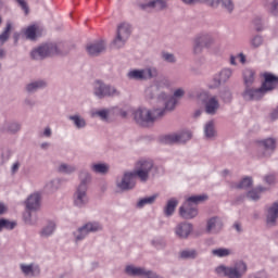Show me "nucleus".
<instances>
[{
    "mask_svg": "<svg viewBox=\"0 0 278 278\" xmlns=\"http://www.w3.org/2000/svg\"><path fill=\"white\" fill-rule=\"evenodd\" d=\"M173 88L170 78L164 76L157 78L153 85L147 87L143 91L146 101H155L163 105V110L166 112H173L177 108V101L186 97V89L184 87L176 88L173 96L168 93V90Z\"/></svg>",
    "mask_w": 278,
    "mask_h": 278,
    "instance_id": "1",
    "label": "nucleus"
},
{
    "mask_svg": "<svg viewBox=\"0 0 278 278\" xmlns=\"http://www.w3.org/2000/svg\"><path fill=\"white\" fill-rule=\"evenodd\" d=\"M131 116L139 127H151L156 121L166 116V111L164 108L149 109L147 106H139L132 111Z\"/></svg>",
    "mask_w": 278,
    "mask_h": 278,
    "instance_id": "2",
    "label": "nucleus"
},
{
    "mask_svg": "<svg viewBox=\"0 0 278 278\" xmlns=\"http://www.w3.org/2000/svg\"><path fill=\"white\" fill-rule=\"evenodd\" d=\"M249 270L247 262L240 260L236 261L232 265L219 264L215 267L214 273L217 277L224 278H244Z\"/></svg>",
    "mask_w": 278,
    "mask_h": 278,
    "instance_id": "3",
    "label": "nucleus"
},
{
    "mask_svg": "<svg viewBox=\"0 0 278 278\" xmlns=\"http://www.w3.org/2000/svg\"><path fill=\"white\" fill-rule=\"evenodd\" d=\"M103 231V224L97 220H89L78 227L72 232L74 242L79 243L83 240H86L90 233H99Z\"/></svg>",
    "mask_w": 278,
    "mask_h": 278,
    "instance_id": "4",
    "label": "nucleus"
},
{
    "mask_svg": "<svg viewBox=\"0 0 278 278\" xmlns=\"http://www.w3.org/2000/svg\"><path fill=\"white\" fill-rule=\"evenodd\" d=\"M198 101H201L204 105V112L207 116H216L220 111V101L218 97L210 94L205 90H200L197 92Z\"/></svg>",
    "mask_w": 278,
    "mask_h": 278,
    "instance_id": "5",
    "label": "nucleus"
},
{
    "mask_svg": "<svg viewBox=\"0 0 278 278\" xmlns=\"http://www.w3.org/2000/svg\"><path fill=\"white\" fill-rule=\"evenodd\" d=\"M92 94L96 99H105L108 97H121V91L112 85L105 84L101 79L92 83Z\"/></svg>",
    "mask_w": 278,
    "mask_h": 278,
    "instance_id": "6",
    "label": "nucleus"
},
{
    "mask_svg": "<svg viewBox=\"0 0 278 278\" xmlns=\"http://www.w3.org/2000/svg\"><path fill=\"white\" fill-rule=\"evenodd\" d=\"M62 53V47L58 43H43L31 50L30 56L33 60H45V58H51V55H58Z\"/></svg>",
    "mask_w": 278,
    "mask_h": 278,
    "instance_id": "7",
    "label": "nucleus"
},
{
    "mask_svg": "<svg viewBox=\"0 0 278 278\" xmlns=\"http://www.w3.org/2000/svg\"><path fill=\"white\" fill-rule=\"evenodd\" d=\"M214 42H216V39L207 33L197 35L192 40L193 55H201L204 49H212Z\"/></svg>",
    "mask_w": 278,
    "mask_h": 278,
    "instance_id": "8",
    "label": "nucleus"
},
{
    "mask_svg": "<svg viewBox=\"0 0 278 278\" xmlns=\"http://www.w3.org/2000/svg\"><path fill=\"white\" fill-rule=\"evenodd\" d=\"M131 36V24L123 22L117 26L114 39L112 40L113 49H123Z\"/></svg>",
    "mask_w": 278,
    "mask_h": 278,
    "instance_id": "9",
    "label": "nucleus"
},
{
    "mask_svg": "<svg viewBox=\"0 0 278 278\" xmlns=\"http://www.w3.org/2000/svg\"><path fill=\"white\" fill-rule=\"evenodd\" d=\"M256 149H258L257 157H270L277 149V139L275 137H268L265 139H256L254 141Z\"/></svg>",
    "mask_w": 278,
    "mask_h": 278,
    "instance_id": "10",
    "label": "nucleus"
},
{
    "mask_svg": "<svg viewBox=\"0 0 278 278\" xmlns=\"http://www.w3.org/2000/svg\"><path fill=\"white\" fill-rule=\"evenodd\" d=\"M136 188V174L132 170H126L115 180V189L117 192H129Z\"/></svg>",
    "mask_w": 278,
    "mask_h": 278,
    "instance_id": "11",
    "label": "nucleus"
},
{
    "mask_svg": "<svg viewBox=\"0 0 278 278\" xmlns=\"http://www.w3.org/2000/svg\"><path fill=\"white\" fill-rule=\"evenodd\" d=\"M161 140L164 144H186L192 140V132L190 129H181L163 136Z\"/></svg>",
    "mask_w": 278,
    "mask_h": 278,
    "instance_id": "12",
    "label": "nucleus"
},
{
    "mask_svg": "<svg viewBox=\"0 0 278 278\" xmlns=\"http://www.w3.org/2000/svg\"><path fill=\"white\" fill-rule=\"evenodd\" d=\"M157 75V67L150 66L141 70H130L126 77L135 81H148V79H155Z\"/></svg>",
    "mask_w": 278,
    "mask_h": 278,
    "instance_id": "13",
    "label": "nucleus"
},
{
    "mask_svg": "<svg viewBox=\"0 0 278 278\" xmlns=\"http://www.w3.org/2000/svg\"><path fill=\"white\" fill-rule=\"evenodd\" d=\"M151 170H153V161L141 159L136 162L132 173L135 174V177H138L142 182H147L149 181Z\"/></svg>",
    "mask_w": 278,
    "mask_h": 278,
    "instance_id": "14",
    "label": "nucleus"
},
{
    "mask_svg": "<svg viewBox=\"0 0 278 278\" xmlns=\"http://www.w3.org/2000/svg\"><path fill=\"white\" fill-rule=\"evenodd\" d=\"M72 203L76 210H85L90 203V197H88V189H79L75 187Z\"/></svg>",
    "mask_w": 278,
    "mask_h": 278,
    "instance_id": "15",
    "label": "nucleus"
},
{
    "mask_svg": "<svg viewBox=\"0 0 278 278\" xmlns=\"http://www.w3.org/2000/svg\"><path fill=\"white\" fill-rule=\"evenodd\" d=\"M194 231V226L188 222H180L174 227V235L178 240H188Z\"/></svg>",
    "mask_w": 278,
    "mask_h": 278,
    "instance_id": "16",
    "label": "nucleus"
},
{
    "mask_svg": "<svg viewBox=\"0 0 278 278\" xmlns=\"http://www.w3.org/2000/svg\"><path fill=\"white\" fill-rule=\"evenodd\" d=\"M178 214L180 218H184L185 220H192V218H197L199 216V208H197V205L191 204V202L186 200L179 207Z\"/></svg>",
    "mask_w": 278,
    "mask_h": 278,
    "instance_id": "17",
    "label": "nucleus"
},
{
    "mask_svg": "<svg viewBox=\"0 0 278 278\" xmlns=\"http://www.w3.org/2000/svg\"><path fill=\"white\" fill-rule=\"evenodd\" d=\"M278 220V200L269 204L265 208V225L266 227H277Z\"/></svg>",
    "mask_w": 278,
    "mask_h": 278,
    "instance_id": "18",
    "label": "nucleus"
},
{
    "mask_svg": "<svg viewBox=\"0 0 278 278\" xmlns=\"http://www.w3.org/2000/svg\"><path fill=\"white\" fill-rule=\"evenodd\" d=\"M225 224L223 223V217L211 216L206 219L205 231L212 236H216L219 231H223Z\"/></svg>",
    "mask_w": 278,
    "mask_h": 278,
    "instance_id": "19",
    "label": "nucleus"
},
{
    "mask_svg": "<svg viewBox=\"0 0 278 278\" xmlns=\"http://www.w3.org/2000/svg\"><path fill=\"white\" fill-rule=\"evenodd\" d=\"M116 114H118V106L98 109L90 112L91 118H100V121H103L104 123H108L110 117Z\"/></svg>",
    "mask_w": 278,
    "mask_h": 278,
    "instance_id": "20",
    "label": "nucleus"
},
{
    "mask_svg": "<svg viewBox=\"0 0 278 278\" xmlns=\"http://www.w3.org/2000/svg\"><path fill=\"white\" fill-rule=\"evenodd\" d=\"M20 273H22L23 277L26 278H36L40 277V265L37 263H21L20 264Z\"/></svg>",
    "mask_w": 278,
    "mask_h": 278,
    "instance_id": "21",
    "label": "nucleus"
},
{
    "mask_svg": "<svg viewBox=\"0 0 278 278\" xmlns=\"http://www.w3.org/2000/svg\"><path fill=\"white\" fill-rule=\"evenodd\" d=\"M266 96V91L262 88L247 87L242 93L245 101H262Z\"/></svg>",
    "mask_w": 278,
    "mask_h": 278,
    "instance_id": "22",
    "label": "nucleus"
},
{
    "mask_svg": "<svg viewBox=\"0 0 278 278\" xmlns=\"http://www.w3.org/2000/svg\"><path fill=\"white\" fill-rule=\"evenodd\" d=\"M263 83L261 88H263V91L266 92H273V90H276L278 88V76L273 73H264L263 74Z\"/></svg>",
    "mask_w": 278,
    "mask_h": 278,
    "instance_id": "23",
    "label": "nucleus"
},
{
    "mask_svg": "<svg viewBox=\"0 0 278 278\" xmlns=\"http://www.w3.org/2000/svg\"><path fill=\"white\" fill-rule=\"evenodd\" d=\"M233 75V70L229 68V67H225L223 68L219 73H218V77L213 79V83H211L208 85V88L211 90H214V88H218V86H220L222 84H227V81H229V79H231V76Z\"/></svg>",
    "mask_w": 278,
    "mask_h": 278,
    "instance_id": "24",
    "label": "nucleus"
},
{
    "mask_svg": "<svg viewBox=\"0 0 278 278\" xmlns=\"http://www.w3.org/2000/svg\"><path fill=\"white\" fill-rule=\"evenodd\" d=\"M138 5L141 10H166L168 8L166 0H138Z\"/></svg>",
    "mask_w": 278,
    "mask_h": 278,
    "instance_id": "25",
    "label": "nucleus"
},
{
    "mask_svg": "<svg viewBox=\"0 0 278 278\" xmlns=\"http://www.w3.org/2000/svg\"><path fill=\"white\" fill-rule=\"evenodd\" d=\"M105 47H106L105 40L100 39L97 41L89 42L86 46V51L88 55L97 56L103 53V51H105Z\"/></svg>",
    "mask_w": 278,
    "mask_h": 278,
    "instance_id": "26",
    "label": "nucleus"
},
{
    "mask_svg": "<svg viewBox=\"0 0 278 278\" xmlns=\"http://www.w3.org/2000/svg\"><path fill=\"white\" fill-rule=\"evenodd\" d=\"M78 181L79 182L76 188L88 190V188H90V184H92V174L86 169H81L78 173Z\"/></svg>",
    "mask_w": 278,
    "mask_h": 278,
    "instance_id": "27",
    "label": "nucleus"
},
{
    "mask_svg": "<svg viewBox=\"0 0 278 278\" xmlns=\"http://www.w3.org/2000/svg\"><path fill=\"white\" fill-rule=\"evenodd\" d=\"M67 118L72 123L74 129H77L78 131H81V129H86V127H88V121H86V117L77 112L70 115Z\"/></svg>",
    "mask_w": 278,
    "mask_h": 278,
    "instance_id": "28",
    "label": "nucleus"
},
{
    "mask_svg": "<svg viewBox=\"0 0 278 278\" xmlns=\"http://www.w3.org/2000/svg\"><path fill=\"white\" fill-rule=\"evenodd\" d=\"M203 134L205 140H216V138H218V131H216V123H214V121L206 122L203 126Z\"/></svg>",
    "mask_w": 278,
    "mask_h": 278,
    "instance_id": "29",
    "label": "nucleus"
},
{
    "mask_svg": "<svg viewBox=\"0 0 278 278\" xmlns=\"http://www.w3.org/2000/svg\"><path fill=\"white\" fill-rule=\"evenodd\" d=\"M147 268L142 266H136L134 264H126L124 266V275L127 277H142L146 273Z\"/></svg>",
    "mask_w": 278,
    "mask_h": 278,
    "instance_id": "30",
    "label": "nucleus"
},
{
    "mask_svg": "<svg viewBox=\"0 0 278 278\" xmlns=\"http://www.w3.org/2000/svg\"><path fill=\"white\" fill-rule=\"evenodd\" d=\"M58 229V224L55 222L50 220L40 230H39V237L43 240H47L55 233V230Z\"/></svg>",
    "mask_w": 278,
    "mask_h": 278,
    "instance_id": "31",
    "label": "nucleus"
},
{
    "mask_svg": "<svg viewBox=\"0 0 278 278\" xmlns=\"http://www.w3.org/2000/svg\"><path fill=\"white\" fill-rule=\"evenodd\" d=\"M40 193L30 194L26 200V210L29 212H37V210H40Z\"/></svg>",
    "mask_w": 278,
    "mask_h": 278,
    "instance_id": "32",
    "label": "nucleus"
},
{
    "mask_svg": "<svg viewBox=\"0 0 278 278\" xmlns=\"http://www.w3.org/2000/svg\"><path fill=\"white\" fill-rule=\"evenodd\" d=\"M159 198L160 193H153L152 195L140 198L136 203V207L137 210H142L143 207H147V205H153Z\"/></svg>",
    "mask_w": 278,
    "mask_h": 278,
    "instance_id": "33",
    "label": "nucleus"
},
{
    "mask_svg": "<svg viewBox=\"0 0 278 278\" xmlns=\"http://www.w3.org/2000/svg\"><path fill=\"white\" fill-rule=\"evenodd\" d=\"M24 35L27 40H36V38H40V36H42V27L39 25H30L24 30Z\"/></svg>",
    "mask_w": 278,
    "mask_h": 278,
    "instance_id": "34",
    "label": "nucleus"
},
{
    "mask_svg": "<svg viewBox=\"0 0 278 278\" xmlns=\"http://www.w3.org/2000/svg\"><path fill=\"white\" fill-rule=\"evenodd\" d=\"M179 205V200L176 198H170L165 203V206L163 208V214L166 216V218H170L175 214V210H177V206Z\"/></svg>",
    "mask_w": 278,
    "mask_h": 278,
    "instance_id": "35",
    "label": "nucleus"
},
{
    "mask_svg": "<svg viewBox=\"0 0 278 278\" xmlns=\"http://www.w3.org/2000/svg\"><path fill=\"white\" fill-rule=\"evenodd\" d=\"M48 84L46 80L38 79L30 81L26 85V92L29 94H34V92H38V90H45L47 88Z\"/></svg>",
    "mask_w": 278,
    "mask_h": 278,
    "instance_id": "36",
    "label": "nucleus"
},
{
    "mask_svg": "<svg viewBox=\"0 0 278 278\" xmlns=\"http://www.w3.org/2000/svg\"><path fill=\"white\" fill-rule=\"evenodd\" d=\"M90 170L96 175H108L110 173V164L96 162L90 165Z\"/></svg>",
    "mask_w": 278,
    "mask_h": 278,
    "instance_id": "37",
    "label": "nucleus"
},
{
    "mask_svg": "<svg viewBox=\"0 0 278 278\" xmlns=\"http://www.w3.org/2000/svg\"><path fill=\"white\" fill-rule=\"evenodd\" d=\"M253 186V178L252 177H244L239 182H231L230 187L235 190H247V188H251Z\"/></svg>",
    "mask_w": 278,
    "mask_h": 278,
    "instance_id": "38",
    "label": "nucleus"
},
{
    "mask_svg": "<svg viewBox=\"0 0 278 278\" xmlns=\"http://www.w3.org/2000/svg\"><path fill=\"white\" fill-rule=\"evenodd\" d=\"M2 129L9 134H18L21 131V123L14 121H7L2 124Z\"/></svg>",
    "mask_w": 278,
    "mask_h": 278,
    "instance_id": "39",
    "label": "nucleus"
},
{
    "mask_svg": "<svg viewBox=\"0 0 278 278\" xmlns=\"http://www.w3.org/2000/svg\"><path fill=\"white\" fill-rule=\"evenodd\" d=\"M213 257H230V255H233V250L230 248H216L211 251Z\"/></svg>",
    "mask_w": 278,
    "mask_h": 278,
    "instance_id": "40",
    "label": "nucleus"
},
{
    "mask_svg": "<svg viewBox=\"0 0 278 278\" xmlns=\"http://www.w3.org/2000/svg\"><path fill=\"white\" fill-rule=\"evenodd\" d=\"M58 173L62 175H73L77 173V167L67 163H60L56 168Z\"/></svg>",
    "mask_w": 278,
    "mask_h": 278,
    "instance_id": "41",
    "label": "nucleus"
},
{
    "mask_svg": "<svg viewBox=\"0 0 278 278\" xmlns=\"http://www.w3.org/2000/svg\"><path fill=\"white\" fill-rule=\"evenodd\" d=\"M25 225H29L30 227H36L38 225V214L31 213V211H28L24 213L23 216Z\"/></svg>",
    "mask_w": 278,
    "mask_h": 278,
    "instance_id": "42",
    "label": "nucleus"
},
{
    "mask_svg": "<svg viewBox=\"0 0 278 278\" xmlns=\"http://www.w3.org/2000/svg\"><path fill=\"white\" fill-rule=\"evenodd\" d=\"M17 223L8 218H0V233L2 231H12L16 229Z\"/></svg>",
    "mask_w": 278,
    "mask_h": 278,
    "instance_id": "43",
    "label": "nucleus"
},
{
    "mask_svg": "<svg viewBox=\"0 0 278 278\" xmlns=\"http://www.w3.org/2000/svg\"><path fill=\"white\" fill-rule=\"evenodd\" d=\"M243 81L247 88H249V86H253V84H255V71L245 68L243 71Z\"/></svg>",
    "mask_w": 278,
    "mask_h": 278,
    "instance_id": "44",
    "label": "nucleus"
},
{
    "mask_svg": "<svg viewBox=\"0 0 278 278\" xmlns=\"http://www.w3.org/2000/svg\"><path fill=\"white\" fill-rule=\"evenodd\" d=\"M199 252L195 249H186L180 251L181 260H197Z\"/></svg>",
    "mask_w": 278,
    "mask_h": 278,
    "instance_id": "45",
    "label": "nucleus"
},
{
    "mask_svg": "<svg viewBox=\"0 0 278 278\" xmlns=\"http://www.w3.org/2000/svg\"><path fill=\"white\" fill-rule=\"evenodd\" d=\"M210 197L207 194L191 195L187 199L192 205H199V203H205Z\"/></svg>",
    "mask_w": 278,
    "mask_h": 278,
    "instance_id": "46",
    "label": "nucleus"
},
{
    "mask_svg": "<svg viewBox=\"0 0 278 278\" xmlns=\"http://www.w3.org/2000/svg\"><path fill=\"white\" fill-rule=\"evenodd\" d=\"M11 31L12 23L8 22L4 30L0 34V45H5V42H8Z\"/></svg>",
    "mask_w": 278,
    "mask_h": 278,
    "instance_id": "47",
    "label": "nucleus"
},
{
    "mask_svg": "<svg viewBox=\"0 0 278 278\" xmlns=\"http://www.w3.org/2000/svg\"><path fill=\"white\" fill-rule=\"evenodd\" d=\"M60 186H62V180L60 178H53L47 182L46 188L50 192H55V190H60Z\"/></svg>",
    "mask_w": 278,
    "mask_h": 278,
    "instance_id": "48",
    "label": "nucleus"
},
{
    "mask_svg": "<svg viewBox=\"0 0 278 278\" xmlns=\"http://www.w3.org/2000/svg\"><path fill=\"white\" fill-rule=\"evenodd\" d=\"M264 45V37L256 35L250 39V46L252 49H260Z\"/></svg>",
    "mask_w": 278,
    "mask_h": 278,
    "instance_id": "49",
    "label": "nucleus"
},
{
    "mask_svg": "<svg viewBox=\"0 0 278 278\" xmlns=\"http://www.w3.org/2000/svg\"><path fill=\"white\" fill-rule=\"evenodd\" d=\"M263 181L265 184V186H267V188H273V186H275L277 184V177H275V175L273 174H266L263 177Z\"/></svg>",
    "mask_w": 278,
    "mask_h": 278,
    "instance_id": "50",
    "label": "nucleus"
},
{
    "mask_svg": "<svg viewBox=\"0 0 278 278\" xmlns=\"http://www.w3.org/2000/svg\"><path fill=\"white\" fill-rule=\"evenodd\" d=\"M161 58L168 64H175L177 62V58L170 52H162Z\"/></svg>",
    "mask_w": 278,
    "mask_h": 278,
    "instance_id": "51",
    "label": "nucleus"
},
{
    "mask_svg": "<svg viewBox=\"0 0 278 278\" xmlns=\"http://www.w3.org/2000/svg\"><path fill=\"white\" fill-rule=\"evenodd\" d=\"M219 3H222V8H224V10H226V12H233V0H219Z\"/></svg>",
    "mask_w": 278,
    "mask_h": 278,
    "instance_id": "52",
    "label": "nucleus"
},
{
    "mask_svg": "<svg viewBox=\"0 0 278 278\" xmlns=\"http://www.w3.org/2000/svg\"><path fill=\"white\" fill-rule=\"evenodd\" d=\"M248 199H250V201H260V199H262V195L260 194V192L257 191V189H252L247 193Z\"/></svg>",
    "mask_w": 278,
    "mask_h": 278,
    "instance_id": "53",
    "label": "nucleus"
},
{
    "mask_svg": "<svg viewBox=\"0 0 278 278\" xmlns=\"http://www.w3.org/2000/svg\"><path fill=\"white\" fill-rule=\"evenodd\" d=\"M219 97L223 99V101L228 103V101H231V91H229L227 88H224L219 91Z\"/></svg>",
    "mask_w": 278,
    "mask_h": 278,
    "instance_id": "54",
    "label": "nucleus"
},
{
    "mask_svg": "<svg viewBox=\"0 0 278 278\" xmlns=\"http://www.w3.org/2000/svg\"><path fill=\"white\" fill-rule=\"evenodd\" d=\"M41 138H51L53 136V129L50 126L43 127V129L39 132Z\"/></svg>",
    "mask_w": 278,
    "mask_h": 278,
    "instance_id": "55",
    "label": "nucleus"
},
{
    "mask_svg": "<svg viewBox=\"0 0 278 278\" xmlns=\"http://www.w3.org/2000/svg\"><path fill=\"white\" fill-rule=\"evenodd\" d=\"M15 2L25 14H29V4L27 3V0H15Z\"/></svg>",
    "mask_w": 278,
    "mask_h": 278,
    "instance_id": "56",
    "label": "nucleus"
},
{
    "mask_svg": "<svg viewBox=\"0 0 278 278\" xmlns=\"http://www.w3.org/2000/svg\"><path fill=\"white\" fill-rule=\"evenodd\" d=\"M141 278H164V277H162L160 274H157L153 270L146 269V271L143 273V276H141Z\"/></svg>",
    "mask_w": 278,
    "mask_h": 278,
    "instance_id": "57",
    "label": "nucleus"
},
{
    "mask_svg": "<svg viewBox=\"0 0 278 278\" xmlns=\"http://www.w3.org/2000/svg\"><path fill=\"white\" fill-rule=\"evenodd\" d=\"M270 12L274 16H278V0H274L270 4Z\"/></svg>",
    "mask_w": 278,
    "mask_h": 278,
    "instance_id": "58",
    "label": "nucleus"
},
{
    "mask_svg": "<svg viewBox=\"0 0 278 278\" xmlns=\"http://www.w3.org/2000/svg\"><path fill=\"white\" fill-rule=\"evenodd\" d=\"M249 278H270V277H268V274H266V271H257L250 275Z\"/></svg>",
    "mask_w": 278,
    "mask_h": 278,
    "instance_id": "59",
    "label": "nucleus"
},
{
    "mask_svg": "<svg viewBox=\"0 0 278 278\" xmlns=\"http://www.w3.org/2000/svg\"><path fill=\"white\" fill-rule=\"evenodd\" d=\"M258 194L262 197V193L268 192L270 190V187L268 186H258L255 188Z\"/></svg>",
    "mask_w": 278,
    "mask_h": 278,
    "instance_id": "60",
    "label": "nucleus"
},
{
    "mask_svg": "<svg viewBox=\"0 0 278 278\" xmlns=\"http://www.w3.org/2000/svg\"><path fill=\"white\" fill-rule=\"evenodd\" d=\"M205 3L211 5V8H218V5H220V0H205Z\"/></svg>",
    "mask_w": 278,
    "mask_h": 278,
    "instance_id": "61",
    "label": "nucleus"
},
{
    "mask_svg": "<svg viewBox=\"0 0 278 278\" xmlns=\"http://www.w3.org/2000/svg\"><path fill=\"white\" fill-rule=\"evenodd\" d=\"M237 60H239V62H241V64H247V55H244V53H239L237 55Z\"/></svg>",
    "mask_w": 278,
    "mask_h": 278,
    "instance_id": "62",
    "label": "nucleus"
},
{
    "mask_svg": "<svg viewBox=\"0 0 278 278\" xmlns=\"http://www.w3.org/2000/svg\"><path fill=\"white\" fill-rule=\"evenodd\" d=\"M8 212V206L3 203H0V216H3Z\"/></svg>",
    "mask_w": 278,
    "mask_h": 278,
    "instance_id": "63",
    "label": "nucleus"
},
{
    "mask_svg": "<svg viewBox=\"0 0 278 278\" xmlns=\"http://www.w3.org/2000/svg\"><path fill=\"white\" fill-rule=\"evenodd\" d=\"M18 168H21V164L20 163H14L11 167L12 173H18Z\"/></svg>",
    "mask_w": 278,
    "mask_h": 278,
    "instance_id": "64",
    "label": "nucleus"
}]
</instances>
